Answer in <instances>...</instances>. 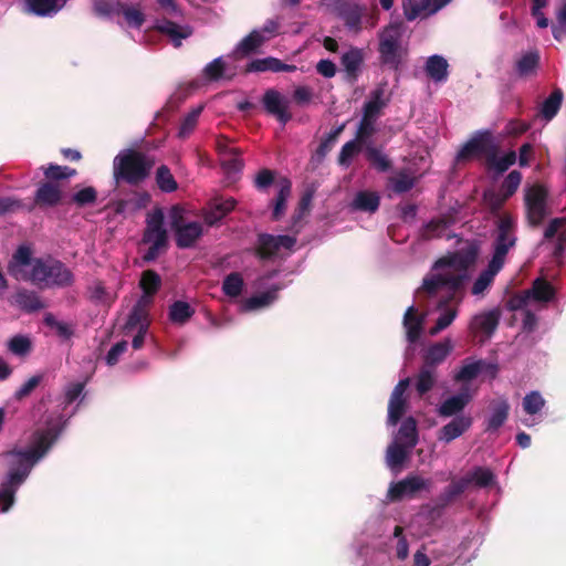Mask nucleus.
I'll return each mask as SVG.
<instances>
[{"label": "nucleus", "mask_w": 566, "mask_h": 566, "mask_svg": "<svg viewBox=\"0 0 566 566\" xmlns=\"http://www.w3.org/2000/svg\"><path fill=\"white\" fill-rule=\"evenodd\" d=\"M476 256V249L469 247L440 258L432 268L438 272L427 275L419 291L428 297L444 291L446 295L438 302L440 310L452 302L459 304L463 298L464 283L469 279L468 269L475 262Z\"/></svg>", "instance_id": "nucleus-1"}, {"label": "nucleus", "mask_w": 566, "mask_h": 566, "mask_svg": "<svg viewBox=\"0 0 566 566\" xmlns=\"http://www.w3.org/2000/svg\"><path fill=\"white\" fill-rule=\"evenodd\" d=\"M59 436L60 429L57 427H51L34 433V440L30 449H13L8 451L6 455L11 458V461L7 479L10 480L12 484L21 486L31 473L34 464L46 454Z\"/></svg>", "instance_id": "nucleus-2"}, {"label": "nucleus", "mask_w": 566, "mask_h": 566, "mask_svg": "<svg viewBox=\"0 0 566 566\" xmlns=\"http://www.w3.org/2000/svg\"><path fill=\"white\" fill-rule=\"evenodd\" d=\"M155 157L140 150L127 149L114 158L113 176L116 184L130 186L143 184L155 166Z\"/></svg>", "instance_id": "nucleus-3"}, {"label": "nucleus", "mask_w": 566, "mask_h": 566, "mask_svg": "<svg viewBox=\"0 0 566 566\" xmlns=\"http://www.w3.org/2000/svg\"><path fill=\"white\" fill-rule=\"evenodd\" d=\"M22 279L40 290L73 285V272L60 260L52 256L34 258L33 268Z\"/></svg>", "instance_id": "nucleus-4"}, {"label": "nucleus", "mask_w": 566, "mask_h": 566, "mask_svg": "<svg viewBox=\"0 0 566 566\" xmlns=\"http://www.w3.org/2000/svg\"><path fill=\"white\" fill-rule=\"evenodd\" d=\"M401 22H391L378 33L379 62L392 71H398L408 55L407 49L401 44Z\"/></svg>", "instance_id": "nucleus-5"}, {"label": "nucleus", "mask_w": 566, "mask_h": 566, "mask_svg": "<svg viewBox=\"0 0 566 566\" xmlns=\"http://www.w3.org/2000/svg\"><path fill=\"white\" fill-rule=\"evenodd\" d=\"M515 231V217L509 212L503 213L496 222L495 238L493 241V255L490 262L503 268L510 249L516 244L517 237Z\"/></svg>", "instance_id": "nucleus-6"}, {"label": "nucleus", "mask_w": 566, "mask_h": 566, "mask_svg": "<svg viewBox=\"0 0 566 566\" xmlns=\"http://www.w3.org/2000/svg\"><path fill=\"white\" fill-rule=\"evenodd\" d=\"M170 228L175 232L176 245L180 249L193 247L203 233L202 224L198 221L187 222L177 206L170 210Z\"/></svg>", "instance_id": "nucleus-7"}, {"label": "nucleus", "mask_w": 566, "mask_h": 566, "mask_svg": "<svg viewBox=\"0 0 566 566\" xmlns=\"http://www.w3.org/2000/svg\"><path fill=\"white\" fill-rule=\"evenodd\" d=\"M548 191L543 185H533L525 191V207L528 223L539 226L547 214L546 201Z\"/></svg>", "instance_id": "nucleus-8"}, {"label": "nucleus", "mask_w": 566, "mask_h": 566, "mask_svg": "<svg viewBox=\"0 0 566 566\" xmlns=\"http://www.w3.org/2000/svg\"><path fill=\"white\" fill-rule=\"evenodd\" d=\"M295 243L296 238L287 234L259 233L254 253L261 260H269L275 256L281 248L291 250Z\"/></svg>", "instance_id": "nucleus-9"}, {"label": "nucleus", "mask_w": 566, "mask_h": 566, "mask_svg": "<svg viewBox=\"0 0 566 566\" xmlns=\"http://www.w3.org/2000/svg\"><path fill=\"white\" fill-rule=\"evenodd\" d=\"M494 147L492 134L489 130L480 132L463 145L457 155V159L458 161H464L480 156H485L486 159Z\"/></svg>", "instance_id": "nucleus-10"}, {"label": "nucleus", "mask_w": 566, "mask_h": 566, "mask_svg": "<svg viewBox=\"0 0 566 566\" xmlns=\"http://www.w3.org/2000/svg\"><path fill=\"white\" fill-rule=\"evenodd\" d=\"M262 104L265 112L274 116L282 125L292 119V114L289 112V102L279 91L274 88L266 90L262 97Z\"/></svg>", "instance_id": "nucleus-11"}, {"label": "nucleus", "mask_w": 566, "mask_h": 566, "mask_svg": "<svg viewBox=\"0 0 566 566\" xmlns=\"http://www.w3.org/2000/svg\"><path fill=\"white\" fill-rule=\"evenodd\" d=\"M63 191L53 180L40 182L34 192L33 203L40 209L53 208L62 203Z\"/></svg>", "instance_id": "nucleus-12"}, {"label": "nucleus", "mask_w": 566, "mask_h": 566, "mask_svg": "<svg viewBox=\"0 0 566 566\" xmlns=\"http://www.w3.org/2000/svg\"><path fill=\"white\" fill-rule=\"evenodd\" d=\"M237 206V200L232 197H214L210 199L203 210V218L207 224L214 226L228 216Z\"/></svg>", "instance_id": "nucleus-13"}, {"label": "nucleus", "mask_w": 566, "mask_h": 566, "mask_svg": "<svg viewBox=\"0 0 566 566\" xmlns=\"http://www.w3.org/2000/svg\"><path fill=\"white\" fill-rule=\"evenodd\" d=\"M473 396L467 386H462L461 390L449 398H447L437 409V412L442 418L458 417L470 403Z\"/></svg>", "instance_id": "nucleus-14"}, {"label": "nucleus", "mask_w": 566, "mask_h": 566, "mask_svg": "<svg viewBox=\"0 0 566 566\" xmlns=\"http://www.w3.org/2000/svg\"><path fill=\"white\" fill-rule=\"evenodd\" d=\"M427 488V481L419 475H408L403 480L391 484L388 495L392 501H399L405 496L412 497L417 492Z\"/></svg>", "instance_id": "nucleus-15"}, {"label": "nucleus", "mask_w": 566, "mask_h": 566, "mask_svg": "<svg viewBox=\"0 0 566 566\" xmlns=\"http://www.w3.org/2000/svg\"><path fill=\"white\" fill-rule=\"evenodd\" d=\"M156 30L168 36L175 48L181 45V41L192 35L193 29L188 24H178L171 20L163 19L156 24Z\"/></svg>", "instance_id": "nucleus-16"}, {"label": "nucleus", "mask_w": 566, "mask_h": 566, "mask_svg": "<svg viewBox=\"0 0 566 566\" xmlns=\"http://www.w3.org/2000/svg\"><path fill=\"white\" fill-rule=\"evenodd\" d=\"M500 311L491 310L473 316L470 323V331L472 334L482 333L490 337L497 328L500 323Z\"/></svg>", "instance_id": "nucleus-17"}, {"label": "nucleus", "mask_w": 566, "mask_h": 566, "mask_svg": "<svg viewBox=\"0 0 566 566\" xmlns=\"http://www.w3.org/2000/svg\"><path fill=\"white\" fill-rule=\"evenodd\" d=\"M365 11L366 7L348 2L339 8L337 14L343 20L346 29L350 32L359 33L363 30V15Z\"/></svg>", "instance_id": "nucleus-18"}, {"label": "nucleus", "mask_w": 566, "mask_h": 566, "mask_svg": "<svg viewBox=\"0 0 566 566\" xmlns=\"http://www.w3.org/2000/svg\"><path fill=\"white\" fill-rule=\"evenodd\" d=\"M143 242L151 244L144 254L143 260L145 262L155 261L158 258L160 250L167 247L168 235L166 229L145 230Z\"/></svg>", "instance_id": "nucleus-19"}, {"label": "nucleus", "mask_w": 566, "mask_h": 566, "mask_svg": "<svg viewBox=\"0 0 566 566\" xmlns=\"http://www.w3.org/2000/svg\"><path fill=\"white\" fill-rule=\"evenodd\" d=\"M269 40L261 31L253 30L244 36L235 46L233 55L235 59H243L258 52V50Z\"/></svg>", "instance_id": "nucleus-20"}, {"label": "nucleus", "mask_w": 566, "mask_h": 566, "mask_svg": "<svg viewBox=\"0 0 566 566\" xmlns=\"http://www.w3.org/2000/svg\"><path fill=\"white\" fill-rule=\"evenodd\" d=\"M453 346L449 338L434 343L424 353L422 366L437 370V366L446 360Z\"/></svg>", "instance_id": "nucleus-21"}, {"label": "nucleus", "mask_w": 566, "mask_h": 566, "mask_svg": "<svg viewBox=\"0 0 566 566\" xmlns=\"http://www.w3.org/2000/svg\"><path fill=\"white\" fill-rule=\"evenodd\" d=\"M294 72L296 71V66L293 64H286L282 62L280 59L268 56L264 59H255L252 60L250 63L245 66L247 73L252 72Z\"/></svg>", "instance_id": "nucleus-22"}, {"label": "nucleus", "mask_w": 566, "mask_h": 566, "mask_svg": "<svg viewBox=\"0 0 566 566\" xmlns=\"http://www.w3.org/2000/svg\"><path fill=\"white\" fill-rule=\"evenodd\" d=\"M510 403L506 399H499L491 403V415L485 420V431L496 432L507 420Z\"/></svg>", "instance_id": "nucleus-23"}, {"label": "nucleus", "mask_w": 566, "mask_h": 566, "mask_svg": "<svg viewBox=\"0 0 566 566\" xmlns=\"http://www.w3.org/2000/svg\"><path fill=\"white\" fill-rule=\"evenodd\" d=\"M472 424L470 416H458L444 424L439 431V440L447 443L462 436Z\"/></svg>", "instance_id": "nucleus-24"}, {"label": "nucleus", "mask_w": 566, "mask_h": 566, "mask_svg": "<svg viewBox=\"0 0 566 566\" xmlns=\"http://www.w3.org/2000/svg\"><path fill=\"white\" fill-rule=\"evenodd\" d=\"M363 63L364 53L363 50L358 48H350V50L345 52L340 57V64L344 67L346 77L352 82L357 81Z\"/></svg>", "instance_id": "nucleus-25"}, {"label": "nucleus", "mask_w": 566, "mask_h": 566, "mask_svg": "<svg viewBox=\"0 0 566 566\" xmlns=\"http://www.w3.org/2000/svg\"><path fill=\"white\" fill-rule=\"evenodd\" d=\"M423 326V316L418 315L413 305L409 306L403 315V327L406 328L407 340L410 344L416 343L421 335Z\"/></svg>", "instance_id": "nucleus-26"}, {"label": "nucleus", "mask_w": 566, "mask_h": 566, "mask_svg": "<svg viewBox=\"0 0 566 566\" xmlns=\"http://www.w3.org/2000/svg\"><path fill=\"white\" fill-rule=\"evenodd\" d=\"M419 441L417 420L413 417H407L400 424L395 442L401 443L409 449H413Z\"/></svg>", "instance_id": "nucleus-27"}, {"label": "nucleus", "mask_w": 566, "mask_h": 566, "mask_svg": "<svg viewBox=\"0 0 566 566\" xmlns=\"http://www.w3.org/2000/svg\"><path fill=\"white\" fill-rule=\"evenodd\" d=\"M539 61L541 56L537 50L522 54L514 65L516 75L522 78L534 75L539 66Z\"/></svg>", "instance_id": "nucleus-28"}, {"label": "nucleus", "mask_w": 566, "mask_h": 566, "mask_svg": "<svg viewBox=\"0 0 566 566\" xmlns=\"http://www.w3.org/2000/svg\"><path fill=\"white\" fill-rule=\"evenodd\" d=\"M530 301L548 303L555 297L554 286L545 279L537 277L533 281L531 289L526 290Z\"/></svg>", "instance_id": "nucleus-29"}, {"label": "nucleus", "mask_w": 566, "mask_h": 566, "mask_svg": "<svg viewBox=\"0 0 566 566\" xmlns=\"http://www.w3.org/2000/svg\"><path fill=\"white\" fill-rule=\"evenodd\" d=\"M15 303L27 313H34L46 307V304L36 292L25 289H21L17 292Z\"/></svg>", "instance_id": "nucleus-30"}, {"label": "nucleus", "mask_w": 566, "mask_h": 566, "mask_svg": "<svg viewBox=\"0 0 566 566\" xmlns=\"http://www.w3.org/2000/svg\"><path fill=\"white\" fill-rule=\"evenodd\" d=\"M471 484L468 478L452 480L451 483L438 496V505L446 507L460 496Z\"/></svg>", "instance_id": "nucleus-31"}, {"label": "nucleus", "mask_w": 566, "mask_h": 566, "mask_svg": "<svg viewBox=\"0 0 566 566\" xmlns=\"http://www.w3.org/2000/svg\"><path fill=\"white\" fill-rule=\"evenodd\" d=\"M491 369L492 376L495 377L497 373L496 365L486 364L484 360H476L463 365L460 370L455 374V381H470L475 379L484 368Z\"/></svg>", "instance_id": "nucleus-32"}, {"label": "nucleus", "mask_w": 566, "mask_h": 566, "mask_svg": "<svg viewBox=\"0 0 566 566\" xmlns=\"http://www.w3.org/2000/svg\"><path fill=\"white\" fill-rule=\"evenodd\" d=\"M517 156L514 150L507 151L504 156H497V146L495 145L494 150L486 158L485 164L489 170H494L496 175H502L511 166L516 163Z\"/></svg>", "instance_id": "nucleus-33"}, {"label": "nucleus", "mask_w": 566, "mask_h": 566, "mask_svg": "<svg viewBox=\"0 0 566 566\" xmlns=\"http://www.w3.org/2000/svg\"><path fill=\"white\" fill-rule=\"evenodd\" d=\"M292 184L287 178H281L279 181V191L273 200L272 220H280L286 209V201L291 195Z\"/></svg>", "instance_id": "nucleus-34"}, {"label": "nucleus", "mask_w": 566, "mask_h": 566, "mask_svg": "<svg viewBox=\"0 0 566 566\" xmlns=\"http://www.w3.org/2000/svg\"><path fill=\"white\" fill-rule=\"evenodd\" d=\"M379 205L380 198L376 192L364 190L356 193L352 208L357 211L374 213L378 210Z\"/></svg>", "instance_id": "nucleus-35"}, {"label": "nucleus", "mask_w": 566, "mask_h": 566, "mask_svg": "<svg viewBox=\"0 0 566 566\" xmlns=\"http://www.w3.org/2000/svg\"><path fill=\"white\" fill-rule=\"evenodd\" d=\"M139 286L143 290L145 302L151 303L153 296L159 291L161 286V277L154 270H146L143 272Z\"/></svg>", "instance_id": "nucleus-36"}, {"label": "nucleus", "mask_w": 566, "mask_h": 566, "mask_svg": "<svg viewBox=\"0 0 566 566\" xmlns=\"http://www.w3.org/2000/svg\"><path fill=\"white\" fill-rule=\"evenodd\" d=\"M29 11L40 15L45 17L52 13H56L61 10L67 0H24Z\"/></svg>", "instance_id": "nucleus-37"}, {"label": "nucleus", "mask_w": 566, "mask_h": 566, "mask_svg": "<svg viewBox=\"0 0 566 566\" xmlns=\"http://www.w3.org/2000/svg\"><path fill=\"white\" fill-rule=\"evenodd\" d=\"M411 449L398 442H392L386 451V463L391 470L400 469L410 455Z\"/></svg>", "instance_id": "nucleus-38"}, {"label": "nucleus", "mask_w": 566, "mask_h": 566, "mask_svg": "<svg viewBox=\"0 0 566 566\" xmlns=\"http://www.w3.org/2000/svg\"><path fill=\"white\" fill-rule=\"evenodd\" d=\"M149 305V303L145 302V297H140L138 300V302L133 306L129 315H128V318H127V322L125 324V328L128 329V331H132V329H139V327H142L144 324H149L148 323V312H147V306Z\"/></svg>", "instance_id": "nucleus-39"}, {"label": "nucleus", "mask_w": 566, "mask_h": 566, "mask_svg": "<svg viewBox=\"0 0 566 566\" xmlns=\"http://www.w3.org/2000/svg\"><path fill=\"white\" fill-rule=\"evenodd\" d=\"M437 370L421 366L419 373L416 376V391L419 397L427 395L437 382Z\"/></svg>", "instance_id": "nucleus-40"}, {"label": "nucleus", "mask_w": 566, "mask_h": 566, "mask_svg": "<svg viewBox=\"0 0 566 566\" xmlns=\"http://www.w3.org/2000/svg\"><path fill=\"white\" fill-rule=\"evenodd\" d=\"M448 62L440 55H432L427 60L426 73L436 82L446 81L448 77Z\"/></svg>", "instance_id": "nucleus-41"}, {"label": "nucleus", "mask_w": 566, "mask_h": 566, "mask_svg": "<svg viewBox=\"0 0 566 566\" xmlns=\"http://www.w3.org/2000/svg\"><path fill=\"white\" fill-rule=\"evenodd\" d=\"M195 312L188 302L175 301L169 306L168 316L174 324L184 325L193 316Z\"/></svg>", "instance_id": "nucleus-42"}, {"label": "nucleus", "mask_w": 566, "mask_h": 566, "mask_svg": "<svg viewBox=\"0 0 566 566\" xmlns=\"http://www.w3.org/2000/svg\"><path fill=\"white\" fill-rule=\"evenodd\" d=\"M563 96V91L555 88L543 102L539 113L544 119L552 120L557 115L562 106Z\"/></svg>", "instance_id": "nucleus-43"}, {"label": "nucleus", "mask_w": 566, "mask_h": 566, "mask_svg": "<svg viewBox=\"0 0 566 566\" xmlns=\"http://www.w3.org/2000/svg\"><path fill=\"white\" fill-rule=\"evenodd\" d=\"M279 291H280V286L274 285L261 294H258V295L247 298L243 304L244 310L245 311H254L260 307L270 305L277 297Z\"/></svg>", "instance_id": "nucleus-44"}, {"label": "nucleus", "mask_w": 566, "mask_h": 566, "mask_svg": "<svg viewBox=\"0 0 566 566\" xmlns=\"http://www.w3.org/2000/svg\"><path fill=\"white\" fill-rule=\"evenodd\" d=\"M407 408L408 401L406 397L390 396L388 401L387 423L389 426H396L401 420Z\"/></svg>", "instance_id": "nucleus-45"}, {"label": "nucleus", "mask_w": 566, "mask_h": 566, "mask_svg": "<svg viewBox=\"0 0 566 566\" xmlns=\"http://www.w3.org/2000/svg\"><path fill=\"white\" fill-rule=\"evenodd\" d=\"M365 157L380 172H386L391 168V160L380 149L371 145L365 147Z\"/></svg>", "instance_id": "nucleus-46"}, {"label": "nucleus", "mask_w": 566, "mask_h": 566, "mask_svg": "<svg viewBox=\"0 0 566 566\" xmlns=\"http://www.w3.org/2000/svg\"><path fill=\"white\" fill-rule=\"evenodd\" d=\"M502 266L489 262L488 269L484 270L475 280L472 286V294L479 295L482 294L492 283L494 276L500 272Z\"/></svg>", "instance_id": "nucleus-47"}, {"label": "nucleus", "mask_w": 566, "mask_h": 566, "mask_svg": "<svg viewBox=\"0 0 566 566\" xmlns=\"http://www.w3.org/2000/svg\"><path fill=\"white\" fill-rule=\"evenodd\" d=\"M97 190L93 186H87L76 190L70 199V203L77 208L94 206L97 201Z\"/></svg>", "instance_id": "nucleus-48"}, {"label": "nucleus", "mask_w": 566, "mask_h": 566, "mask_svg": "<svg viewBox=\"0 0 566 566\" xmlns=\"http://www.w3.org/2000/svg\"><path fill=\"white\" fill-rule=\"evenodd\" d=\"M92 3L94 14L99 18L118 15L122 9V2L119 0H93Z\"/></svg>", "instance_id": "nucleus-49"}, {"label": "nucleus", "mask_w": 566, "mask_h": 566, "mask_svg": "<svg viewBox=\"0 0 566 566\" xmlns=\"http://www.w3.org/2000/svg\"><path fill=\"white\" fill-rule=\"evenodd\" d=\"M156 184L161 191L167 193L174 192L178 189V184L166 165H161L157 168Z\"/></svg>", "instance_id": "nucleus-50"}, {"label": "nucleus", "mask_w": 566, "mask_h": 566, "mask_svg": "<svg viewBox=\"0 0 566 566\" xmlns=\"http://www.w3.org/2000/svg\"><path fill=\"white\" fill-rule=\"evenodd\" d=\"M382 91L376 90L373 93L371 99L365 103L363 108V117L375 120L380 115L381 109L386 103L381 99Z\"/></svg>", "instance_id": "nucleus-51"}, {"label": "nucleus", "mask_w": 566, "mask_h": 566, "mask_svg": "<svg viewBox=\"0 0 566 566\" xmlns=\"http://www.w3.org/2000/svg\"><path fill=\"white\" fill-rule=\"evenodd\" d=\"M33 260L31 249L27 245H20L12 255V260L8 265V271L12 275H17V265H30L32 269Z\"/></svg>", "instance_id": "nucleus-52"}, {"label": "nucleus", "mask_w": 566, "mask_h": 566, "mask_svg": "<svg viewBox=\"0 0 566 566\" xmlns=\"http://www.w3.org/2000/svg\"><path fill=\"white\" fill-rule=\"evenodd\" d=\"M243 277L239 272H231L222 282V291L229 297H238L243 289Z\"/></svg>", "instance_id": "nucleus-53"}, {"label": "nucleus", "mask_w": 566, "mask_h": 566, "mask_svg": "<svg viewBox=\"0 0 566 566\" xmlns=\"http://www.w3.org/2000/svg\"><path fill=\"white\" fill-rule=\"evenodd\" d=\"M43 174L46 179L56 182L59 180L70 179L74 177L77 174V171L76 169L71 168L69 166L49 164L48 167L43 168Z\"/></svg>", "instance_id": "nucleus-54"}, {"label": "nucleus", "mask_w": 566, "mask_h": 566, "mask_svg": "<svg viewBox=\"0 0 566 566\" xmlns=\"http://www.w3.org/2000/svg\"><path fill=\"white\" fill-rule=\"evenodd\" d=\"M20 485L12 484L10 480L6 479L0 486V506L2 512H8L15 501V493Z\"/></svg>", "instance_id": "nucleus-55"}, {"label": "nucleus", "mask_w": 566, "mask_h": 566, "mask_svg": "<svg viewBox=\"0 0 566 566\" xmlns=\"http://www.w3.org/2000/svg\"><path fill=\"white\" fill-rule=\"evenodd\" d=\"M522 178V174L518 170H512L501 184L500 192L506 198H511L517 191Z\"/></svg>", "instance_id": "nucleus-56"}, {"label": "nucleus", "mask_w": 566, "mask_h": 566, "mask_svg": "<svg viewBox=\"0 0 566 566\" xmlns=\"http://www.w3.org/2000/svg\"><path fill=\"white\" fill-rule=\"evenodd\" d=\"M119 14L124 15L125 21L127 22V24L129 27H133L136 29H139L143 25V23L145 22V15L139 9H137L135 7H129L125 3H122V9L119 10Z\"/></svg>", "instance_id": "nucleus-57"}, {"label": "nucleus", "mask_w": 566, "mask_h": 566, "mask_svg": "<svg viewBox=\"0 0 566 566\" xmlns=\"http://www.w3.org/2000/svg\"><path fill=\"white\" fill-rule=\"evenodd\" d=\"M363 146L364 145L355 138L344 144L338 155V164L348 166L352 158L361 150Z\"/></svg>", "instance_id": "nucleus-58"}, {"label": "nucleus", "mask_w": 566, "mask_h": 566, "mask_svg": "<svg viewBox=\"0 0 566 566\" xmlns=\"http://www.w3.org/2000/svg\"><path fill=\"white\" fill-rule=\"evenodd\" d=\"M390 184L396 193H405L415 187L416 179L401 171L396 177L390 178Z\"/></svg>", "instance_id": "nucleus-59"}, {"label": "nucleus", "mask_w": 566, "mask_h": 566, "mask_svg": "<svg viewBox=\"0 0 566 566\" xmlns=\"http://www.w3.org/2000/svg\"><path fill=\"white\" fill-rule=\"evenodd\" d=\"M544 405L545 400L538 391H532L523 398V409L528 415L539 412Z\"/></svg>", "instance_id": "nucleus-60"}, {"label": "nucleus", "mask_w": 566, "mask_h": 566, "mask_svg": "<svg viewBox=\"0 0 566 566\" xmlns=\"http://www.w3.org/2000/svg\"><path fill=\"white\" fill-rule=\"evenodd\" d=\"M202 107H198L197 109H192L182 119L179 128L178 136L180 138H187L196 128L198 123V117L201 113Z\"/></svg>", "instance_id": "nucleus-61"}, {"label": "nucleus", "mask_w": 566, "mask_h": 566, "mask_svg": "<svg viewBox=\"0 0 566 566\" xmlns=\"http://www.w3.org/2000/svg\"><path fill=\"white\" fill-rule=\"evenodd\" d=\"M458 315L457 308H447L437 319L434 326L429 331L431 336L439 334L441 331L449 327Z\"/></svg>", "instance_id": "nucleus-62"}, {"label": "nucleus", "mask_w": 566, "mask_h": 566, "mask_svg": "<svg viewBox=\"0 0 566 566\" xmlns=\"http://www.w3.org/2000/svg\"><path fill=\"white\" fill-rule=\"evenodd\" d=\"M471 480V483H474L479 488H486L493 483L494 474L491 470L485 468H475L473 472L467 476Z\"/></svg>", "instance_id": "nucleus-63"}, {"label": "nucleus", "mask_w": 566, "mask_h": 566, "mask_svg": "<svg viewBox=\"0 0 566 566\" xmlns=\"http://www.w3.org/2000/svg\"><path fill=\"white\" fill-rule=\"evenodd\" d=\"M9 350L14 355L24 356L31 350V340L27 336H13L8 344Z\"/></svg>", "instance_id": "nucleus-64"}]
</instances>
